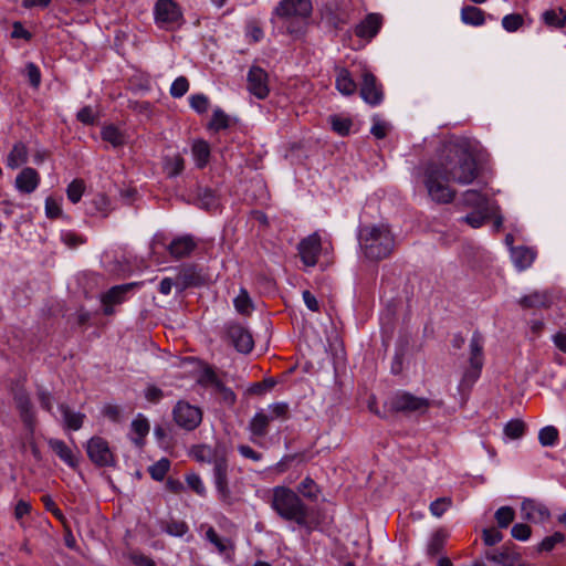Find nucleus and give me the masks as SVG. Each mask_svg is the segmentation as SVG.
Listing matches in <instances>:
<instances>
[{
    "label": "nucleus",
    "mask_w": 566,
    "mask_h": 566,
    "mask_svg": "<svg viewBox=\"0 0 566 566\" xmlns=\"http://www.w3.org/2000/svg\"><path fill=\"white\" fill-rule=\"evenodd\" d=\"M189 90V81L186 76H178L171 84L169 93L174 98L182 97Z\"/></svg>",
    "instance_id": "obj_54"
},
{
    "label": "nucleus",
    "mask_w": 566,
    "mask_h": 566,
    "mask_svg": "<svg viewBox=\"0 0 566 566\" xmlns=\"http://www.w3.org/2000/svg\"><path fill=\"white\" fill-rule=\"evenodd\" d=\"M25 75L32 87L38 88L41 84V71L33 62H28L25 65Z\"/></svg>",
    "instance_id": "obj_59"
},
{
    "label": "nucleus",
    "mask_w": 566,
    "mask_h": 566,
    "mask_svg": "<svg viewBox=\"0 0 566 566\" xmlns=\"http://www.w3.org/2000/svg\"><path fill=\"white\" fill-rule=\"evenodd\" d=\"M271 509L285 522H293L311 534L321 525L314 509L310 507L292 489L277 485L272 489L270 499Z\"/></svg>",
    "instance_id": "obj_2"
},
{
    "label": "nucleus",
    "mask_w": 566,
    "mask_h": 566,
    "mask_svg": "<svg viewBox=\"0 0 566 566\" xmlns=\"http://www.w3.org/2000/svg\"><path fill=\"white\" fill-rule=\"evenodd\" d=\"M382 15L379 13H369L355 27V34L360 39L371 40L377 35L382 25Z\"/></svg>",
    "instance_id": "obj_22"
},
{
    "label": "nucleus",
    "mask_w": 566,
    "mask_h": 566,
    "mask_svg": "<svg viewBox=\"0 0 566 566\" xmlns=\"http://www.w3.org/2000/svg\"><path fill=\"white\" fill-rule=\"evenodd\" d=\"M542 19L547 27L560 29L566 25V10L563 8L546 10Z\"/></svg>",
    "instance_id": "obj_35"
},
{
    "label": "nucleus",
    "mask_w": 566,
    "mask_h": 566,
    "mask_svg": "<svg viewBox=\"0 0 566 566\" xmlns=\"http://www.w3.org/2000/svg\"><path fill=\"white\" fill-rule=\"evenodd\" d=\"M461 21L468 25L481 27L485 23V12L474 6H464L461 9Z\"/></svg>",
    "instance_id": "obj_32"
},
{
    "label": "nucleus",
    "mask_w": 566,
    "mask_h": 566,
    "mask_svg": "<svg viewBox=\"0 0 566 566\" xmlns=\"http://www.w3.org/2000/svg\"><path fill=\"white\" fill-rule=\"evenodd\" d=\"M170 469V461L167 458H161L148 468V472L153 480L163 481Z\"/></svg>",
    "instance_id": "obj_41"
},
{
    "label": "nucleus",
    "mask_w": 566,
    "mask_h": 566,
    "mask_svg": "<svg viewBox=\"0 0 566 566\" xmlns=\"http://www.w3.org/2000/svg\"><path fill=\"white\" fill-rule=\"evenodd\" d=\"M297 251L301 261L306 266H315L322 251V239L318 232H313L312 234L302 239L297 244Z\"/></svg>",
    "instance_id": "obj_14"
},
{
    "label": "nucleus",
    "mask_w": 566,
    "mask_h": 566,
    "mask_svg": "<svg viewBox=\"0 0 566 566\" xmlns=\"http://www.w3.org/2000/svg\"><path fill=\"white\" fill-rule=\"evenodd\" d=\"M85 190V184L82 179H74L66 188L67 199L72 203H77Z\"/></svg>",
    "instance_id": "obj_47"
},
{
    "label": "nucleus",
    "mask_w": 566,
    "mask_h": 566,
    "mask_svg": "<svg viewBox=\"0 0 566 566\" xmlns=\"http://www.w3.org/2000/svg\"><path fill=\"white\" fill-rule=\"evenodd\" d=\"M359 95L364 102L370 106H377L384 99L382 85L377 81V77L367 70H365L361 75Z\"/></svg>",
    "instance_id": "obj_12"
},
{
    "label": "nucleus",
    "mask_w": 566,
    "mask_h": 566,
    "mask_svg": "<svg viewBox=\"0 0 566 566\" xmlns=\"http://www.w3.org/2000/svg\"><path fill=\"white\" fill-rule=\"evenodd\" d=\"M511 534L517 541H527L532 534V530L527 524L517 523L512 527Z\"/></svg>",
    "instance_id": "obj_61"
},
{
    "label": "nucleus",
    "mask_w": 566,
    "mask_h": 566,
    "mask_svg": "<svg viewBox=\"0 0 566 566\" xmlns=\"http://www.w3.org/2000/svg\"><path fill=\"white\" fill-rule=\"evenodd\" d=\"M482 538L485 545L493 546L502 541L503 535L495 528H485L483 530Z\"/></svg>",
    "instance_id": "obj_63"
},
{
    "label": "nucleus",
    "mask_w": 566,
    "mask_h": 566,
    "mask_svg": "<svg viewBox=\"0 0 566 566\" xmlns=\"http://www.w3.org/2000/svg\"><path fill=\"white\" fill-rule=\"evenodd\" d=\"M485 557L501 566H515L521 559V555L514 551V547L507 545L496 551L486 552Z\"/></svg>",
    "instance_id": "obj_23"
},
{
    "label": "nucleus",
    "mask_w": 566,
    "mask_h": 566,
    "mask_svg": "<svg viewBox=\"0 0 566 566\" xmlns=\"http://www.w3.org/2000/svg\"><path fill=\"white\" fill-rule=\"evenodd\" d=\"M269 409V417L272 420H287L291 417V410L287 402L280 401L274 402L268 407Z\"/></svg>",
    "instance_id": "obj_40"
},
{
    "label": "nucleus",
    "mask_w": 566,
    "mask_h": 566,
    "mask_svg": "<svg viewBox=\"0 0 566 566\" xmlns=\"http://www.w3.org/2000/svg\"><path fill=\"white\" fill-rule=\"evenodd\" d=\"M511 259L513 264L523 271L530 268L535 259V252L526 247H517L511 249Z\"/></svg>",
    "instance_id": "obj_27"
},
{
    "label": "nucleus",
    "mask_w": 566,
    "mask_h": 566,
    "mask_svg": "<svg viewBox=\"0 0 566 566\" xmlns=\"http://www.w3.org/2000/svg\"><path fill=\"white\" fill-rule=\"evenodd\" d=\"M247 90L259 99L270 94L269 74L259 65H252L247 74Z\"/></svg>",
    "instance_id": "obj_11"
},
{
    "label": "nucleus",
    "mask_w": 566,
    "mask_h": 566,
    "mask_svg": "<svg viewBox=\"0 0 566 566\" xmlns=\"http://www.w3.org/2000/svg\"><path fill=\"white\" fill-rule=\"evenodd\" d=\"M59 410L62 415L64 429L77 431L83 427L86 418L84 413L72 410L66 403H61Z\"/></svg>",
    "instance_id": "obj_24"
},
{
    "label": "nucleus",
    "mask_w": 566,
    "mask_h": 566,
    "mask_svg": "<svg viewBox=\"0 0 566 566\" xmlns=\"http://www.w3.org/2000/svg\"><path fill=\"white\" fill-rule=\"evenodd\" d=\"M270 417L263 411L256 412L249 423V430L252 437L263 438L269 432Z\"/></svg>",
    "instance_id": "obj_31"
},
{
    "label": "nucleus",
    "mask_w": 566,
    "mask_h": 566,
    "mask_svg": "<svg viewBox=\"0 0 566 566\" xmlns=\"http://www.w3.org/2000/svg\"><path fill=\"white\" fill-rule=\"evenodd\" d=\"M129 560L135 566H156V563L148 556L144 555L139 552H132L129 555Z\"/></svg>",
    "instance_id": "obj_64"
},
{
    "label": "nucleus",
    "mask_w": 566,
    "mask_h": 566,
    "mask_svg": "<svg viewBox=\"0 0 566 566\" xmlns=\"http://www.w3.org/2000/svg\"><path fill=\"white\" fill-rule=\"evenodd\" d=\"M227 335L238 352L248 354L253 349V337L241 324L230 323L227 326Z\"/></svg>",
    "instance_id": "obj_16"
},
{
    "label": "nucleus",
    "mask_w": 566,
    "mask_h": 566,
    "mask_svg": "<svg viewBox=\"0 0 566 566\" xmlns=\"http://www.w3.org/2000/svg\"><path fill=\"white\" fill-rule=\"evenodd\" d=\"M488 219L489 214L486 212L478 210L467 214L465 217H462L461 221L468 223L473 229H478L482 227Z\"/></svg>",
    "instance_id": "obj_56"
},
{
    "label": "nucleus",
    "mask_w": 566,
    "mask_h": 566,
    "mask_svg": "<svg viewBox=\"0 0 566 566\" xmlns=\"http://www.w3.org/2000/svg\"><path fill=\"white\" fill-rule=\"evenodd\" d=\"M470 368L464 373L462 384L471 386L480 377L483 367V337L479 332L470 340Z\"/></svg>",
    "instance_id": "obj_9"
},
{
    "label": "nucleus",
    "mask_w": 566,
    "mask_h": 566,
    "mask_svg": "<svg viewBox=\"0 0 566 566\" xmlns=\"http://www.w3.org/2000/svg\"><path fill=\"white\" fill-rule=\"evenodd\" d=\"M196 205L200 209H205L207 211H214L216 209H218L220 202L214 190L210 188H198L196 195Z\"/></svg>",
    "instance_id": "obj_30"
},
{
    "label": "nucleus",
    "mask_w": 566,
    "mask_h": 566,
    "mask_svg": "<svg viewBox=\"0 0 566 566\" xmlns=\"http://www.w3.org/2000/svg\"><path fill=\"white\" fill-rule=\"evenodd\" d=\"M199 382L203 386H211L217 391L224 385L223 381L217 376V374L211 368H207L203 370Z\"/></svg>",
    "instance_id": "obj_57"
},
{
    "label": "nucleus",
    "mask_w": 566,
    "mask_h": 566,
    "mask_svg": "<svg viewBox=\"0 0 566 566\" xmlns=\"http://www.w3.org/2000/svg\"><path fill=\"white\" fill-rule=\"evenodd\" d=\"M539 443L543 447H553L558 440V430L554 426H547L539 430Z\"/></svg>",
    "instance_id": "obj_45"
},
{
    "label": "nucleus",
    "mask_w": 566,
    "mask_h": 566,
    "mask_svg": "<svg viewBox=\"0 0 566 566\" xmlns=\"http://www.w3.org/2000/svg\"><path fill=\"white\" fill-rule=\"evenodd\" d=\"M524 23V19L520 13L506 14L502 19V27L507 32L517 31Z\"/></svg>",
    "instance_id": "obj_50"
},
{
    "label": "nucleus",
    "mask_w": 566,
    "mask_h": 566,
    "mask_svg": "<svg viewBox=\"0 0 566 566\" xmlns=\"http://www.w3.org/2000/svg\"><path fill=\"white\" fill-rule=\"evenodd\" d=\"M520 304L524 308L531 307H542L547 305L546 295L539 293H533L531 295H526L520 300Z\"/></svg>",
    "instance_id": "obj_53"
},
{
    "label": "nucleus",
    "mask_w": 566,
    "mask_h": 566,
    "mask_svg": "<svg viewBox=\"0 0 566 566\" xmlns=\"http://www.w3.org/2000/svg\"><path fill=\"white\" fill-rule=\"evenodd\" d=\"M189 104L198 114L206 113L210 105L208 96L202 93L191 95L189 97Z\"/></svg>",
    "instance_id": "obj_55"
},
{
    "label": "nucleus",
    "mask_w": 566,
    "mask_h": 566,
    "mask_svg": "<svg viewBox=\"0 0 566 566\" xmlns=\"http://www.w3.org/2000/svg\"><path fill=\"white\" fill-rule=\"evenodd\" d=\"M138 283H126L111 287L102 296V303L104 305V314L112 315L114 313L113 306L122 304L126 300L127 293H129Z\"/></svg>",
    "instance_id": "obj_18"
},
{
    "label": "nucleus",
    "mask_w": 566,
    "mask_h": 566,
    "mask_svg": "<svg viewBox=\"0 0 566 566\" xmlns=\"http://www.w3.org/2000/svg\"><path fill=\"white\" fill-rule=\"evenodd\" d=\"M462 203L465 207L480 208L486 205V198L481 191L469 189L462 195Z\"/></svg>",
    "instance_id": "obj_38"
},
{
    "label": "nucleus",
    "mask_w": 566,
    "mask_h": 566,
    "mask_svg": "<svg viewBox=\"0 0 566 566\" xmlns=\"http://www.w3.org/2000/svg\"><path fill=\"white\" fill-rule=\"evenodd\" d=\"M521 512L524 520L533 523H544L551 517V512L547 506L533 499L523 500Z\"/></svg>",
    "instance_id": "obj_19"
},
{
    "label": "nucleus",
    "mask_w": 566,
    "mask_h": 566,
    "mask_svg": "<svg viewBox=\"0 0 566 566\" xmlns=\"http://www.w3.org/2000/svg\"><path fill=\"white\" fill-rule=\"evenodd\" d=\"M41 181L40 174L31 167H24L15 177L14 187L20 193L30 195Z\"/></svg>",
    "instance_id": "obj_21"
},
{
    "label": "nucleus",
    "mask_w": 566,
    "mask_h": 566,
    "mask_svg": "<svg viewBox=\"0 0 566 566\" xmlns=\"http://www.w3.org/2000/svg\"><path fill=\"white\" fill-rule=\"evenodd\" d=\"M230 125L229 116L221 109L216 108L209 123V128L219 132L227 129Z\"/></svg>",
    "instance_id": "obj_42"
},
{
    "label": "nucleus",
    "mask_w": 566,
    "mask_h": 566,
    "mask_svg": "<svg viewBox=\"0 0 566 566\" xmlns=\"http://www.w3.org/2000/svg\"><path fill=\"white\" fill-rule=\"evenodd\" d=\"M237 312L242 315H250L253 311V304L245 289H241L233 301Z\"/></svg>",
    "instance_id": "obj_39"
},
{
    "label": "nucleus",
    "mask_w": 566,
    "mask_h": 566,
    "mask_svg": "<svg viewBox=\"0 0 566 566\" xmlns=\"http://www.w3.org/2000/svg\"><path fill=\"white\" fill-rule=\"evenodd\" d=\"M479 176L478 161L467 139L446 142L436 160L422 167L421 181L428 196L437 203H450L457 191L449 182L461 186L472 184Z\"/></svg>",
    "instance_id": "obj_1"
},
{
    "label": "nucleus",
    "mask_w": 566,
    "mask_h": 566,
    "mask_svg": "<svg viewBox=\"0 0 566 566\" xmlns=\"http://www.w3.org/2000/svg\"><path fill=\"white\" fill-rule=\"evenodd\" d=\"M50 449L70 468L77 467V459L69 446L60 439L51 438L48 440Z\"/></svg>",
    "instance_id": "obj_25"
},
{
    "label": "nucleus",
    "mask_w": 566,
    "mask_h": 566,
    "mask_svg": "<svg viewBox=\"0 0 566 566\" xmlns=\"http://www.w3.org/2000/svg\"><path fill=\"white\" fill-rule=\"evenodd\" d=\"M13 399L17 409L19 410L21 420L30 431H33L35 416L29 394L22 388L17 389L14 391Z\"/></svg>",
    "instance_id": "obj_20"
},
{
    "label": "nucleus",
    "mask_w": 566,
    "mask_h": 566,
    "mask_svg": "<svg viewBox=\"0 0 566 566\" xmlns=\"http://www.w3.org/2000/svg\"><path fill=\"white\" fill-rule=\"evenodd\" d=\"M149 422L147 418H145L142 413L137 415V417L132 421L130 430L132 437L130 440L137 447L144 446V439L149 432Z\"/></svg>",
    "instance_id": "obj_26"
},
{
    "label": "nucleus",
    "mask_w": 566,
    "mask_h": 566,
    "mask_svg": "<svg viewBox=\"0 0 566 566\" xmlns=\"http://www.w3.org/2000/svg\"><path fill=\"white\" fill-rule=\"evenodd\" d=\"M323 14L327 22L337 30L350 21L348 6L338 0L327 1L323 8Z\"/></svg>",
    "instance_id": "obj_15"
},
{
    "label": "nucleus",
    "mask_w": 566,
    "mask_h": 566,
    "mask_svg": "<svg viewBox=\"0 0 566 566\" xmlns=\"http://www.w3.org/2000/svg\"><path fill=\"white\" fill-rule=\"evenodd\" d=\"M197 248V239L191 234H184L175 238L167 245V251L172 259L180 260L189 258Z\"/></svg>",
    "instance_id": "obj_17"
},
{
    "label": "nucleus",
    "mask_w": 566,
    "mask_h": 566,
    "mask_svg": "<svg viewBox=\"0 0 566 566\" xmlns=\"http://www.w3.org/2000/svg\"><path fill=\"white\" fill-rule=\"evenodd\" d=\"M192 157L197 168H205L210 159V146L206 140H196L191 147Z\"/></svg>",
    "instance_id": "obj_33"
},
{
    "label": "nucleus",
    "mask_w": 566,
    "mask_h": 566,
    "mask_svg": "<svg viewBox=\"0 0 566 566\" xmlns=\"http://www.w3.org/2000/svg\"><path fill=\"white\" fill-rule=\"evenodd\" d=\"M61 239L65 245L69 248H76L83 243H85V239L72 231H66L61 234Z\"/></svg>",
    "instance_id": "obj_62"
},
{
    "label": "nucleus",
    "mask_w": 566,
    "mask_h": 566,
    "mask_svg": "<svg viewBox=\"0 0 566 566\" xmlns=\"http://www.w3.org/2000/svg\"><path fill=\"white\" fill-rule=\"evenodd\" d=\"M300 496L315 502L318 499L321 489L318 484L310 476H306L296 488L295 491Z\"/></svg>",
    "instance_id": "obj_36"
},
{
    "label": "nucleus",
    "mask_w": 566,
    "mask_h": 566,
    "mask_svg": "<svg viewBox=\"0 0 566 566\" xmlns=\"http://www.w3.org/2000/svg\"><path fill=\"white\" fill-rule=\"evenodd\" d=\"M94 211L101 213L103 217H107L111 212V200L104 193H97L92 200Z\"/></svg>",
    "instance_id": "obj_51"
},
{
    "label": "nucleus",
    "mask_w": 566,
    "mask_h": 566,
    "mask_svg": "<svg viewBox=\"0 0 566 566\" xmlns=\"http://www.w3.org/2000/svg\"><path fill=\"white\" fill-rule=\"evenodd\" d=\"M163 168L167 177L175 178L185 170V159L180 154L166 156Z\"/></svg>",
    "instance_id": "obj_34"
},
{
    "label": "nucleus",
    "mask_w": 566,
    "mask_h": 566,
    "mask_svg": "<svg viewBox=\"0 0 566 566\" xmlns=\"http://www.w3.org/2000/svg\"><path fill=\"white\" fill-rule=\"evenodd\" d=\"M102 139L109 143L113 147L125 145V135L114 125L104 126L101 130Z\"/></svg>",
    "instance_id": "obj_37"
},
{
    "label": "nucleus",
    "mask_w": 566,
    "mask_h": 566,
    "mask_svg": "<svg viewBox=\"0 0 566 566\" xmlns=\"http://www.w3.org/2000/svg\"><path fill=\"white\" fill-rule=\"evenodd\" d=\"M172 418L178 427L187 431H192L201 423L202 411L199 407L180 400L172 409Z\"/></svg>",
    "instance_id": "obj_10"
},
{
    "label": "nucleus",
    "mask_w": 566,
    "mask_h": 566,
    "mask_svg": "<svg viewBox=\"0 0 566 566\" xmlns=\"http://www.w3.org/2000/svg\"><path fill=\"white\" fill-rule=\"evenodd\" d=\"M431 407V401L408 391H398L390 399V408L396 412L422 415Z\"/></svg>",
    "instance_id": "obj_8"
},
{
    "label": "nucleus",
    "mask_w": 566,
    "mask_h": 566,
    "mask_svg": "<svg viewBox=\"0 0 566 566\" xmlns=\"http://www.w3.org/2000/svg\"><path fill=\"white\" fill-rule=\"evenodd\" d=\"M446 537L447 536L443 531H437L433 533L427 546L428 555H438L443 549Z\"/></svg>",
    "instance_id": "obj_44"
},
{
    "label": "nucleus",
    "mask_w": 566,
    "mask_h": 566,
    "mask_svg": "<svg viewBox=\"0 0 566 566\" xmlns=\"http://www.w3.org/2000/svg\"><path fill=\"white\" fill-rule=\"evenodd\" d=\"M332 129L340 136H347L350 133L353 122L349 118L333 115L329 118Z\"/></svg>",
    "instance_id": "obj_43"
},
{
    "label": "nucleus",
    "mask_w": 566,
    "mask_h": 566,
    "mask_svg": "<svg viewBox=\"0 0 566 566\" xmlns=\"http://www.w3.org/2000/svg\"><path fill=\"white\" fill-rule=\"evenodd\" d=\"M359 247L371 261L388 258L395 248V238L387 224L364 226L358 231Z\"/></svg>",
    "instance_id": "obj_4"
},
{
    "label": "nucleus",
    "mask_w": 566,
    "mask_h": 566,
    "mask_svg": "<svg viewBox=\"0 0 566 566\" xmlns=\"http://www.w3.org/2000/svg\"><path fill=\"white\" fill-rule=\"evenodd\" d=\"M451 504L452 501L450 497H439L430 504V512L432 515L441 517Z\"/></svg>",
    "instance_id": "obj_60"
},
{
    "label": "nucleus",
    "mask_w": 566,
    "mask_h": 566,
    "mask_svg": "<svg viewBox=\"0 0 566 566\" xmlns=\"http://www.w3.org/2000/svg\"><path fill=\"white\" fill-rule=\"evenodd\" d=\"M186 482L189 489H191L197 495L205 497L207 495V489L197 473H189L186 475Z\"/></svg>",
    "instance_id": "obj_52"
},
{
    "label": "nucleus",
    "mask_w": 566,
    "mask_h": 566,
    "mask_svg": "<svg viewBox=\"0 0 566 566\" xmlns=\"http://www.w3.org/2000/svg\"><path fill=\"white\" fill-rule=\"evenodd\" d=\"M163 530L171 536L181 537L189 531V527L184 521L170 520Z\"/></svg>",
    "instance_id": "obj_48"
},
{
    "label": "nucleus",
    "mask_w": 566,
    "mask_h": 566,
    "mask_svg": "<svg viewBox=\"0 0 566 566\" xmlns=\"http://www.w3.org/2000/svg\"><path fill=\"white\" fill-rule=\"evenodd\" d=\"M312 11L311 0H282L275 8L276 15L284 19L285 28L292 35L305 32Z\"/></svg>",
    "instance_id": "obj_5"
},
{
    "label": "nucleus",
    "mask_w": 566,
    "mask_h": 566,
    "mask_svg": "<svg viewBox=\"0 0 566 566\" xmlns=\"http://www.w3.org/2000/svg\"><path fill=\"white\" fill-rule=\"evenodd\" d=\"M29 151L24 143L18 142L13 145L11 151L7 156V167L10 169H17L28 161Z\"/></svg>",
    "instance_id": "obj_29"
},
{
    "label": "nucleus",
    "mask_w": 566,
    "mask_h": 566,
    "mask_svg": "<svg viewBox=\"0 0 566 566\" xmlns=\"http://www.w3.org/2000/svg\"><path fill=\"white\" fill-rule=\"evenodd\" d=\"M207 283V276L197 264H185L180 266L175 285L178 290L185 291L190 287H200Z\"/></svg>",
    "instance_id": "obj_13"
},
{
    "label": "nucleus",
    "mask_w": 566,
    "mask_h": 566,
    "mask_svg": "<svg viewBox=\"0 0 566 566\" xmlns=\"http://www.w3.org/2000/svg\"><path fill=\"white\" fill-rule=\"evenodd\" d=\"M88 459L99 468L115 467L116 455L106 439L101 436L92 437L85 444Z\"/></svg>",
    "instance_id": "obj_6"
},
{
    "label": "nucleus",
    "mask_w": 566,
    "mask_h": 566,
    "mask_svg": "<svg viewBox=\"0 0 566 566\" xmlns=\"http://www.w3.org/2000/svg\"><path fill=\"white\" fill-rule=\"evenodd\" d=\"M189 455L199 463L212 464L213 483L222 505L231 506L237 502L230 489L229 461L226 448L222 446L195 444Z\"/></svg>",
    "instance_id": "obj_3"
},
{
    "label": "nucleus",
    "mask_w": 566,
    "mask_h": 566,
    "mask_svg": "<svg viewBox=\"0 0 566 566\" xmlns=\"http://www.w3.org/2000/svg\"><path fill=\"white\" fill-rule=\"evenodd\" d=\"M494 517L499 527L506 528L515 517V512L511 506H501L496 510Z\"/></svg>",
    "instance_id": "obj_46"
},
{
    "label": "nucleus",
    "mask_w": 566,
    "mask_h": 566,
    "mask_svg": "<svg viewBox=\"0 0 566 566\" xmlns=\"http://www.w3.org/2000/svg\"><path fill=\"white\" fill-rule=\"evenodd\" d=\"M154 14L157 25L166 30L180 27L184 21L182 11L174 0H158L155 4Z\"/></svg>",
    "instance_id": "obj_7"
},
{
    "label": "nucleus",
    "mask_w": 566,
    "mask_h": 566,
    "mask_svg": "<svg viewBox=\"0 0 566 566\" xmlns=\"http://www.w3.org/2000/svg\"><path fill=\"white\" fill-rule=\"evenodd\" d=\"M565 536L560 532H555L551 536H546L538 545L539 552H551L554 547L564 541Z\"/></svg>",
    "instance_id": "obj_58"
},
{
    "label": "nucleus",
    "mask_w": 566,
    "mask_h": 566,
    "mask_svg": "<svg viewBox=\"0 0 566 566\" xmlns=\"http://www.w3.org/2000/svg\"><path fill=\"white\" fill-rule=\"evenodd\" d=\"M335 85L337 91L345 96L353 95L357 90L356 82L345 67L337 69Z\"/></svg>",
    "instance_id": "obj_28"
},
{
    "label": "nucleus",
    "mask_w": 566,
    "mask_h": 566,
    "mask_svg": "<svg viewBox=\"0 0 566 566\" xmlns=\"http://www.w3.org/2000/svg\"><path fill=\"white\" fill-rule=\"evenodd\" d=\"M525 432V423L520 419L509 421L504 427V433L511 439H518Z\"/></svg>",
    "instance_id": "obj_49"
}]
</instances>
